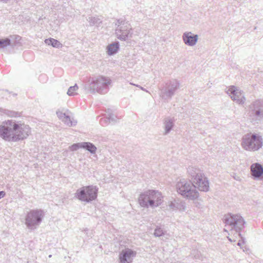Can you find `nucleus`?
Returning <instances> with one entry per match:
<instances>
[{
  "label": "nucleus",
  "mask_w": 263,
  "mask_h": 263,
  "mask_svg": "<svg viewBox=\"0 0 263 263\" xmlns=\"http://www.w3.org/2000/svg\"><path fill=\"white\" fill-rule=\"evenodd\" d=\"M30 133V128L28 125L13 120L5 121L0 125V137L9 142L24 140Z\"/></svg>",
  "instance_id": "obj_1"
},
{
  "label": "nucleus",
  "mask_w": 263,
  "mask_h": 263,
  "mask_svg": "<svg viewBox=\"0 0 263 263\" xmlns=\"http://www.w3.org/2000/svg\"><path fill=\"white\" fill-rule=\"evenodd\" d=\"M111 82L110 78L100 75L90 78L85 88L92 93L105 94L108 91Z\"/></svg>",
  "instance_id": "obj_2"
},
{
  "label": "nucleus",
  "mask_w": 263,
  "mask_h": 263,
  "mask_svg": "<svg viewBox=\"0 0 263 263\" xmlns=\"http://www.w3.org/2000/svg\"><path fill=\"white\" fill-rule=\"evenodd\" d=\"M163 202V196L158 191L151 190L141 193L138 198V202L141 206L145 208L158 207Z\"/></svg>",
  "instance_id": "obj_3"
},
{
  "label": "nucleus",
  "mask_w": 263,
  "mask_h": 263,
  "mask_svg": "<svg viewBox=\"0 0 263 263\" xmlns=\"http://www.w3.org/2000/svg\"><path fill=\"white\" fill-rule=\"evenodd\" d=\"M187 173L195 189L197 188L199 191L203 192L209 191V181L200 170L194 166H189L187 168Z\"/></svg>",
  "instance_id": "obj_4"
},
{
  "label": "nucleus",
  "mask_w": 263,
  "mask_h": 263,
  "mask_svg": "<svg viewBox=\"0 0 263 263\" xmlns=\"http://www.w3.org/2000/svg\"><path fill=\"white\" fill-rule=\"evenodd\" d=\"M176 190L178 194L189 200H195L199 196V192L195 189L192 181L185 179H181L177 182Z\"/></svg>",
  "instance_id": "obj_5"
},
{
  "label": "nucleus",
  "mask_w": 263,
  "mask_h": 263,
  "mask_svg": "<svg viewBox=\"0 0 263 263\" xmlns=\"http://www.w3.org/2000/svg\"><path fill=\"white\" fill-rule=\"evenodd\" d=\"M98 191V189L96 186H85L77 190L74 197L81 201L89 203L97 198Z\"/></svg>",
  "instance_id": "obj_6"
},
{
  "label": "nucleus",
  "mask_w": 263,
  "mask_h": 263,
  "mask_svg": "<svg viewBox=\"0 0 263 263\" xmlns=\"http://www.w3.org/2000/svg\"><path fill=\"white\" fill-rule=\"evenodd\" d=\"M116 26L115 34L116 37L122 41H126L129 37H132V30L130 24L125 19L120 18L117 20L115 23Z\"/></svg>",
  "instance_id": "obj_7"
},
{
  "label": "nucleus",
  "mask_w": 263,
  "mask_h": 263,
  "mask_svg": "<svg viewBox=\"0 0 263 263\" xmlns=\"http://www.w3.org/2000/svg\"><path fill=\"white\" fill-rule=\"evenodd\" d=\"M44 216V212L41 209L31 210L25 217V224L30 230L35 229L41 223Z\"/></svg>",
  "instance_id": "obj_8"
},
{
  "label": "nucleus",
  "mask_w": 263,
  "mask_h": 263,
  "mask_svg": "<svg viewBox=\"0 0 263 263\" xmlns=\"http://www.w3.org/2000/svg\"><path fill=\"white\" fill-rule=\"evenodd\" d=\"M242 145L246 150L257 151L262 145V139L255 134H248L243 139Z\"/></svg>",
  "instance_id": "obj_9"
},
{
  "label": "nucleus",
  "mask_w": 263,
  "mask_h": 263,
  "mask_svg": "<svg viewBox=\"0 0 263 263\" xmlns=\"http://www.w3.org/2000/svg\"><path fill=\"white\" fill-rule=\"evenodd\" d=\"M245 223L244 219L241 215L239 214L231 215V230H234L236 231V237H238L241 238L242 242L239 240L237 243V245L240 247L242 244L245 243V239L241 236L240 232L244 228Z\"/></svg>",
  "instance_id": "obj_10"
},
{
  "label": "nucleus",
  "mask_w": 263,
  "mask_h": 263,
  "mask_svg": "<svg viewBox=\"0 0 263 263\" xmlns=\"http://www.w3.org/2000/svg\"><path fill=\"white\" fill-rule=\"evenodd\" d=\"M179 86L180 83L177 80H171L166 83L165 87L161 89L160 96L164 100H171Z\"/></svg>",
  "instance_id": "obj_11"
},
{
  "label": "nucleus",
  "mask_w": 263,
  "mask_h": 263,
  "mask_svg": "<svg viewBox=\"0 0 263 263\" xmlns=\"http://www.w3.org/2000/svg\"><path fill=\"white\" fill-rule=\"evenodd\" d=\"M250 116L258 123L263 119V100L254 101L250 106Z\"/></svg>",
  "instance_id": "obj_12"
},
{
  "label": "nucleus",
  "mask_w": 263,
  "mask_h": 263,
  "mask_svg": "<svg viewBox=\"0 0 263 263\" xmlns=\"http://www.w3.org/2000/svg\"><path fill=\"white\" fill-rule=\"evenodd\" d=\"M137 252L130 249L123 250L119 254L120 263H131L133 258L136 256Z\"/></svg>",
  "instance_id": "obj_13"
},
{
  "label": "nucleus",
  "mask_w": 263,
  "mask_h": 263,
  "mask_svg": "<svg viewBox=\"0 0 263 263\" xmlns=\"http://www.w3.org/2000/svg\"><path fill=\"white\" fill-rule=\"evenodd\" d=\"M231 99L239 104H243L245 101L243 93L238 88L232 85H231Z\"/></svg>",
  "instance_id": "obj_14"
},
{
  "label": "nucleus",
  "mask_w": 263,
  "mask_h": 263,
  "mask_svg": "<svg viewBox=\"0 0 263 263\" xmlns=\"http://www.w3.org/2000/svg\"><path fill=\"white\" fill-rule=\"evenodd\" d=\"M182 39L185 44L190 46H193L197 42L198 35L194 34L191 32H185L182 35Z\"/></svg>",
  "instance_id": "obj_15"
},
{
  "label": "nucleus",
  "mask_w": 263,
  "mask_h": 263,
  "mask_svg": "<svg viewBox=\"0 0 263 263\" xmlns=\"http://www.w3.org/2000/svg\"><path fill=\"white\" fill-rule=\"evenodd\" d=\"M251 174L254 178H259L263 175V167L258 163H253L251 166Z\"/></svg>",
  "instance_id": "obj_16"
},
{
  "label": "nucleus",
  "mask_w": 263,
  "mask_h": 263,
  "mask_svg": "<svg viewBox=\"0 0 263 263\" xmlns=\"http://www.w3.org/2000/svg\"><path fill=\"white\" fill-rule=\"evenodd\" d=\"M107 117L106 118H101L100 120L101 123L103 122H112L114 123L117 122L116 116H115L111 112V109H107L106 111Z\"/></svg>",
  "instance_id": "obj_17"
},
{
  "label": "nucleus",
  "mask_w": 263,
  "mask_h": 263,
  "mask_svg": "<svg viewBox=\"0 0 263 263\" xmlns=\"http://www.w3.org/2000/svg\"><path fill=\"white\" fill-rule=\"evenodd\" d=\"M119 49V43L116 42L108 45L107 47V52L109 55L115 54Z\"/></svg>",
  "instance_id": "obj_18"
},
{
  "label": "nucleus",
  "mask_w": 263,
  "mask_h": 263,
  "mask_svg": "<svg viewBox=\"0 0 263 263\" xmlns=\"http://www.w3.org/2000/svg\"><path fill=\"white\" fill-rule=\"evenodd\" d=\"M81 147L92 154H95L97 151V147L90 142H81Z\"/></svg>",
  "instance_id": "obj_19"
},
{
  "label": "nucleus",
  "mask_w": 263,
  "mask_h": 263,
  "mask_svg": "<svg viewBox=\"0 0 263 263\" xmlns=\"http://www.w3.org/2000/svg\"><path fill=\"white\" fill-rule=\"evenodd\" d=\"M164 125L165 129L164 134L166 135L171 132L174 126L173 121L171 118H166L165 119Z\"/></svg>",
  "instance_id": "obj_20"
},
{
  "label": "nucleus",
  "mask_w": 263,
  "mask_h": 263,
  "mask_svg": "<svg viewBox=\"0 0 263 263\" xmlns=\"http://www.w3.org/2000/svg\"><path fill=\"white\" fill-rule=\"evenodd\" d=\"M45 43L46 44L51 45L52 47L55 48H60L62 46V44L59 41L53 38L46 39L45 40Z\"/></svg>",
  "instance_id": "obj_21"
},
{
  "label": "nucleus",
  "mask_w": 263,
  "mask_h": 263,
  "mask_svg": "<svg viewBox=\"0 0 263 263\" xmlns=\"http://www.w3.org/2000/svg\"><path fill=\"white\" fill-rule=\"evenodd\" d=\"M87 21L90 26H98L102 23V21L98 17L90 16L88 18Z\"/></svg>",
  "instance_id": "obj_22"
},
{
  "label": "nucleus",
  "mask_w": 263,
  "mask_h": 263,
  "mask_svg": "<svg viewBox=\"0 0 263 263\" xmlns=\"http://www.w3.org/2000/svg\"><path fill=\"white\" fill-rule=\"evenodd\" d=\"M63 122L69 126H72L76 125L77 122L76 121H72L69 115L67 114L65 116V118L62 120Z\"/></svg>",
  "instance_id": "obj_23"
},
{
  "label": "nucleus",
  "mask_w": 263,
  "mask_h": 263,
  "mask_svg": "<svg viewBox=\"0 0 263 263\" xmlns=\"http://www.w3.org/2000/svg\"><path fill=\"white\" fill-rule=\"evenodd\" d=\"M4 113L9 117H16L20 116V113L17 111L5 109Z\"/></svg>",
  "instance_id": "obj_24"
},
{
  "label": "nucleus",
  "mask_w": 263,
  "mask_h": 263,
  "mask_svg": "<svg viewBox=\"0 0 263 263\" xmlns=\"http://www.w3.org/2000/svg\"><path fill=\"white\" fill-rule=\"evenodd\" d=\"M11 44V40L8 38L4 39H0V48H4L5 47L10 45Z\"/></svg>",
  "instance_id": "obj_25"
},
{
  "label": "nucleus",
  "mask_w": 263,
  "mask_h": 263,
  "mask_svg": "<svg viewBox=\"0 0 263 263\" xmlns=\"http://www.w3.org/2000/svg\"><path fill=\"white\" fill-rule=\"evenodd\" d=\"M78 85L76 84L74 86H70L69 89H68V91H67V95L68 96H74L76 93H75V91L78 90Z\"/></svg>",
  "instance_id": "obj_26"
},
{
  "label": "nucleus",
  "mask_w": 263,
  "mask_h": 263,
  "mask_svg": "<svg viewBox=\"0 0 263 263\" xmlns=\"http://www.w3.org/2000/svg\"><path fill=\"white\" fill-rule=\"evenodd\" d=\"M164 234L163 230L158 227H157L155 230L154 235L155 237H160Z\"/></svg>",
  "instance_id": "obj_27"
},
{
  "label": "nucleus",
  "mask_w": 263,
  "mask_h": 263,
  "mask_svg": "<svg viewBox=\"0 0 263 263\" xmlns=\"http://www.w3.org/2000/svg\"><path fill=\"white\" fill-rule=\"evenodd\" d=\"M64 109H63L62 110H58L57 111V115L58 118L61 120H63L66 115L67 113L66 112H63Z\"/></svg>",
  "instance_id": "obj_28"
},
{
  "label": "nucleus",
  "mask_w": 263,
  "mask_h": 263,
  "mask_svg": "<svg viewBox=\"0 0 263 263\" xmlns=\"http://www.w3.org/2000/svg\"><path fill=\"white\" fill-rule=\"evenodd\" d=\"M79 148H82V147H81V143H74V144L71 145L70 146H69V149L71 151H77Z\"/></svg>",
  "instance_id": "obj_29"
},
{
  "label": "nucleus",
  "mask_w": 263,
  "mask_h": 263,
  "mask_svg": "<svg viewBox=\"0 0 263 263\" xmlns=\"http://www.w3.org/2000/svg\"><path fill=\"white\" fill-rule=\"evenodd\" d=\"M169 206L173 209H178V204L175 201L174 202L171 201L169 204Z\"/></svg>",
  "instance_id": "obj_30"
},
{
  "label": "nucleus",
  "mask_w": 263,
  "mask_h": 263,
  "mask_svg": "<svg viewBox=\"0 0 263 263\" xmlns=\"http://www.w3.org/2000/svg\"><path fill=\"white\" fill-rule=\"evenodd\" d=\"M230 217V215L229 214L227 215H226L224 216V218L223 219V222L228 226L230 225V222L229 221V218Z\"/></svg>",
  "instance_id": "obj_31"
},
{
  "label": "nucleus",
  "mask_w": 263,
  "mask_h": 263,
  "mask_svg": "<svg viewBox=\"0 0 263 263\" xmlns=\"http://www.w3.org/2000/svg\"><path fill=\"white\" fill-rule=\"evenodd\" d=\"M195 253H196V251H194L192 253V254L194 256V257L195 258L199 259L200 258L199 254L198 253H197V254H196Z\"/></svg>",
  "instance_id": "obj_32"
},
{
  "label": "nucleus",
  "mask_w": 263,
  "mask_h": 263,
  "mask_svg": "<svg viewBox=\"0 0 263 263\" xmlns=\"http://www.w3.org/2000/svg\"><path fill=\"white\" fill-rule=\"evenodd\" d=\"M6 195V193L4 191H0V199L3 198Z\"/></svg>",
  "instance_id": "obj_33"
},
{
  "label": "nucleus",
  "mask_w": 263,
  "mask_h": 263,
  "mask_svg": "<svg viewBox=\"0 0 263 263\" xmlns=\"http://www.w3.org/2000/svg\"><path fill=\"white\" fill-rule=\"evenodd\" d=\"M136 86L138 87H139L141 90L147 92V91L143 87L140 86V85H136Z\"/></svg>",
  "instance_id": "obj_34"
},
{
  "label": "nucleus",
  "mask_w": 263,
  "mask_h": 263,
  "mask_svg": "<svg viewBox=\"0 0 263 263\" xmlns=\"http://www.w3.org/2000/svg\"><path fill=\"white\" fill-rule=\"evenodd\" d=\"M9 0H0V1L3 2L4 3H7Z\"/></svg>",
  "instance_id": "obj_35"
},
{
  "label": "nucleus",
  "mask_w": 263,
  "mask_h": 263,
  "mask_svg": "<svg viewBox=\"0 0 263 263\" xmlns=\"http://www.w3.org/2000/svg\"><path fill=\"white\" fill-rule=\"evenodd\" d=\"M130 84L131 85H134V86H136V85H137L136 84H135L132 83H130Z\"/></svg>",
  "instance_id": "obj_36"
},
{
  "label": "nucleus",
  "mask_w": 263,
  "mask_h": 263,
  "mask_svg": "<svg viewBox=\"0 0 263 263\" xmlns=\"http://www.w3.org/2000/svg\"><path fill=\"white\" fill-rule=\"evenodd\" d=\"M227 238L230 241V237H229V236H227Z\"/></svg>",
  "instance_id": "obj_37"
},
{
  "label": "nucleus",
  "mask_w": 263,
  "mask_h": 263,
  "mask_svg": "<svg viewBox=\"0 0 263 263\" xmlns=\"http://www.w3.org/2000/svg\"><path fill=\"white\" fill-rule=\"evenodd\" d=\"M236 241V240H235V239H231V242H232V241Z\"/></svg>",
  "instance_id": "obj_38"
},
{
  "label": "nucleus",
  "mask_w": 263,
  "mask_h": 263,
  "mask_svg": "<svg viewBox=\"0 0 263 263\" xmlns=\"http://www.w3.org/2000/svg\"><path fill=\"white\" fill-rule=\"evenodd\" d=\"M230 88L228 89V91H227V93L228 94H229V91H230Z\"/></svg>",
  "instance_id": "obj_39"
},
{
  "label": "nucleus",
  "mask_w": 263,
  "mask_h": 263,
  "mask_svg": "<svg viewBox=\"0 0 263 263\" xmlns=\"http://www.w3.org/2000/svg\"><path fill=\"white\" fill-rule=\"evenodd\" d=\"M224 231L226 232H228L227 230H226V229H224Z\"/></svg>",
  "instance_id": "obj_40"
},
{
  "label": "nucleus",
  "mask_w": 263,
  "mask_h": 263,
  "mask_svg": "<svg viewBox=\"0 0 263 263\" xmlns=\"http://www.w3.org/2000/svg\"><path fill=\"white\" fill-rule=\"evenodd\" d=\"M51 257V255H50L49 256V257Z\"/></svg>",
  "instance_id": "obj_41"
}]
</instances>
